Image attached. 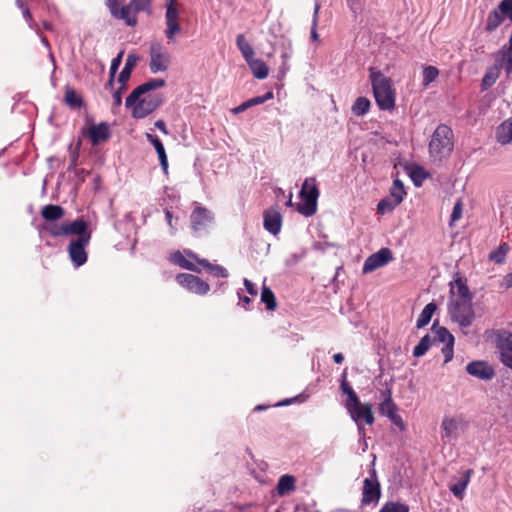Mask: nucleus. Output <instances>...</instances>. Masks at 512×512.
<instances>
[{
	"label": "nucleus",
	"instance_id": "nucleus-1",
	"mask_svg": "<svg viewBox=\"0 0 512 512\" xmlns=\"http://www.w3.org/2000/svg\"><path fill=\"white\" fill-rule=\"evenodd\" d=\"M165 85L164 79L151 78L133 89L125 100V107L131 110V116L143 119L156 111L163 104L164 96L153 91Z\"/></svg>",
	"mask_w": 512,
	"mask_h": 512
},
{
	"label": "nucleus",
	"instance_id": "nucleus-2",
	"mask_svg": "<svg viewBox=\"0 0 512 512\" xmlns=\"http://www.w3.org/2000/svg\"><path fill=\"white\" fill-rule=\"evenodd\" d=\"M369 78L373 95L380 110L390 111L395 107L396 92L392 80L380 70L373 67L369 69Z\"/></svg>",
	"mask_w": 512,
	"mask_h": 512
},
{
	"label": "nucleus",
	"instance_id": "nucleus-3",
	"mask_svg": "<svg viewBox=\"0 0 512 512\" xmlns=\"http://www.w3.org/2000/svg\"><path fill=\"white\" fill-rule=\"evenodd\" d=\"M430 156L441 161L447 158L454 148L453 130L446 124H440L434 130L428 145Z\"/></svg>",
	"mask_w": 512,
	"mask_h": 512
},
{
	"label": "nucleus",
	"instance_id": "nucleus-4",
	"mask_svg": "<svg viewBox=\"0 0 512 512\" xmlns=\"http://www.w3.org/2000/svg\"><path fill=\"white\" fill-rule=\"evenodd\" d=\"M72 235L76 236V238L70 241L68 245V253L74 266L80 267L87 262L88 255L86 252V247L89 245L92 237V232L89 229L88 221L85 220L80 225V231L74 232Z\"/></svg>",
	"mask_w": 512,
	"mask_h": 512
},
{
	"label": "nucleus",
	"instance_id": "nucleus-5",
	"mask_svg": "<svg viewBox=\"0 0 512 512\" xmlns=\"http://www.w3.org/2000/svg\"><path fill=\"white\" fill-rule=\"evenodd\" d=\"M319 194L315 178L305 179L299 192L301 201L297 203L296 210L305 217L313 216L317 211Z\"/></svg>",
	"mask_w": 512,
	"mask_h": 512
},
{
	"label": "nucleus",
	"instance_id": "nucleus-6",
	"mask_svg": "<svg viewBox=\"0 0 512 512\" xmlns=\"http://www.w3.org/2000/svg\"><path fill=\"white\" fill-rule=\"evenodd\" d=\"M448 315L451 321L456 323L461 330L469 328L475 320V311L472 301L450 300L448 304Z\"/></svg>",
	"mask_w": 512,
	"mask_h": 512
},
{
	"label": "nucleus",
	"instance_id": "nucleus-7",
	"mask_svg": "<svg viewBox=\"0 0 512 512\" xmlns=\"http://www.w3.org/2000/svg\"><path fill=\"white\" fill-rule=\"evenodd\" d=\"M140 57L134 53H130L127 56L125 65L118 76V83L120 86L113 92V104H112V113L117 114L118 110L122 105V94L128 88V81L131 77L132 71L134 67L137 65Z\"/></svg>",
	"mask_w": 512,
	"mask_h": 512
},
{
	"label": "nucleus",
	"instance_id": "nucleus-8",
	"mask_svg": "<svg viewBox=\"0 0 512 512\" xmlns=\"http://www.w3.org/2000/svg\"><path fill=\"white\" fill-rule=\"evenodd\" d=\"M214 221L215 215L211 210L195 203V208L190 215V222L191 229L196 237L206 234L208 228L213 225Z\"/></svg>",
	"mask_w": 512,
	"mask_h": 512
},
{
	"label": "nucleus",
	"instance_id": "nucleus-9",
	"mask_svg": "<svg viewBox=\"0 0 512 512\" xmlns=\"http://www.w3.org/2000/svg\"><path fill=\"white\" fill-rule=\"evenodd\" d=\"M494 344L499 353L500 362L512 371V332L506 329L494 331Z\"/></svg>",
	"mask_w": 512,
	"mask_h": 512
},
{
	"label": "nucleus",
	"instance_id": "nucleus-10",
	"mask_svg": "<svg viewBox=\"0 0 512 512\" xmlns=\"http://www.w3.org/2000/svg\"><path fill=\"white\" fill-rule=\"evenodd\" d=\"M149 69L151 73L156 74L168 70L171 60L168 51L158 41H153L149 47Z\"/></svg>",
	"mask_w": 512,
	"mask_h": 512
},
{
	"label": "nucleus",
	"instance_id": "nucleus-11",
	"mask_svg": "<svg viewBox=\"0 0 512 512\" xmlns=\"http://www.w3.org/2000/svg\"><path fill=\"white\" fill-rule=\"evenodd\" d=\"M85 221L83 217H79L72 222L57 224L55 222H46L39 226L40 232H47L53 237L70 236L74 232L80 231V225Z\"/></svg>",
	"mask_w": 512,
	"mask_h": 512
},
{
	"label": "nucleus",
	"instance_id": "nucleus-12",
	"mask_svg": "<svg viewBox=\"0 0 512 512\" xmlns=\"http://www.w3.org/2000/svg\"><path fill=\"white\" fill-rule=\"evenodd\" d=\"M394 259L393 253L390 248L383 247L378 250L376 253L371 254L366 258L362 272L363 274H368L375 271L378 268H381L388 263H390Z\"/></svg>",
	"mask_w": 512,
	"mask_h": 512
},
{
	"label": "nucleus",
	"instance_id": "nucleus-13",
	"mask_svg": "<svg viewBox=\"0 0 512 512\" xmlns=\"http://www.w3.org/2000/svg\"><path fill=\"white\" fill-rule=\"evenodd\" d=\"M176 281L180 286L198 295H205L210 290V286L207 282L193 274L180 273L176 276Z\"/></svg>",
	"mask_w": 512,
	"mask_h": 512
},
{
	"label": "nucleus",
	"instance_id": "nucleus-14",
	"mask_svg": "<svg viewBox=\"0 0 512 512\" xmlns=\"http://www.w3.org/2000/svg\"><path fill=\"white\" fill-rule=\"evenodd\" d=\"M352 420L357 424L359 433L365 435V430L362 425V421L367 425H372L375 421L374 414L372 411V405L370 403H362L359 407L349 412Z\"/></svg>",
	"mask_w": 512,
	"mask_h": 512
},
{
	"label": "nucleus",
	"instance_id": "nucleus-15",
	"mask_svg": "<svg viewBox=\"0 0 512 512\" xmlns=\"http://www.w3.org/2000/svg\"><path fill=\"white\" fill-rule=\"evenodd\" d=\"M381 485L379 481L364 480L362 487L361 506H376L381 498Z\"/></svg>",
	"mask_w": 512,
	"mask_h": 512
},
{
	"label": "nucleus",
	"instance_id": "nucleus-16",
	"mask_svg": "<svg viewBox=\"0 0 512 512\" xmlns=\"http://www.w3.org/2000/svg\"><path fill=\"white\" fill-rule=\"evenodd\" d=\"M466 371L473 377L481 380H491L495 376L494 368L486 361H472L467 364Z\"/></svg>",
	"mask_w": 512,
	"mask_h": 512
},
{
	"label": "nucleus",
	"instance_id": "nucleus-17",
	"mask_svg": "<svg viewBox=\"0 0 512 512\" xmlns=\"http://www.w3.org/2000/svg\"><path fill=\"white\" fill-rule=\"evenodd\" d=\"M263 226L272 235L280 233L282 227V215L277 208L271 207L263 213Z\"/></svg>",
	"mask_w": 512,
	"mask_h": 512
},
{
	"label": "nucleus",
	"instance_id": "nucleus-18",
	"mask_svg": "<svg viewBox=\"0 0 512 512\" xmlns=\"http://www.w3.org/2000/svg\"><path fill=\"white\" fill-rule=\"evenodd\" d=\"M441 436L448 442L456 440L462 430V420L455 417H444L441 423Z\"/></svg>",
	"mask_w": 512,
	"mask_h": 512
},
{
	"label": "nucleus",
	"instance_id": "nucleus-19",
	"mask_svg": "<svg viewBox=\"0 0 512 512\" xmlns=\"http://www.w3.org/2000/svg\"><path fill=\"white\" fill-rule=\"evenodd\" d=\"M87 137L93 146L106 142L111 137L110 125L107 122H100L89 127Z\"/></svg>",
	"mask_w": 512,
	"mask_h": 512
},
{
	"label": "nucleus",
	"instance_id": "nucleus-20",
	"mask_svg": "<svg viewBox=\"0 0 512 512\" xmlns=\"http://www.w3.org/2000/svg\"><path fill=\"white\" fill-rule=\"evenodd\" d=\"M378 411L382 416L387 417L401 431L406 430V424L404 423L402 417L398 414V406L396 403H380L378 406Z\"/></svg>",
	"mask_w": 512,
	"mask_h": 512
},
{
	"label": "nucleus",
	"instance_id": "nucleus-21",
	"mask_svg": "<svg viewBox=\"0 0 512 512\" xmlns=\"http://www.w3.org/2000/svg\"><path fill=\"white\" fill-rule=\"evenodd\" d=\"M110 14L114 19L124 21L129 27L137 25L138 20L136 14L133 13V7L130 6V3L122 7L120 5L116 6L110 11Z\"/></svg>",
	"mask_w": 512,
	"mask_h": 512
},
{
	"label": "nucleus",
	"instance_id": "nucleus-22",
	"mask_svg": "<svg viewBox=\"0 0 512 512\" xmlns=\"http://www.w3.org/2000/svg\"><path fill=\"white\" fill-rule=\"evenodd\" d=\"M451 292L453 291L454 287L456 288V295H457V298L455 300L457 301H467V302H471L472 299H473V295L472 293L470 292L468 286H467V281L465 278L459 276V274L457 273L456 274V277L454 279V286L453 284L451 283Z\"/></svg>",
	"mask_w": 512,
	"mask_h": 512
},
{
	"label": "nucleus",
	"instance_id": "nucleus-23",
	"mask_svg": "<svg viewBox=\"0 0 512 512\" xmlns=\"http://www.w3.org/2000/svg\"><path fill=\"white\" fill-rule=\"evenodd\" d=\"M472 474H473V470H471V469L464 471L462 476L455 483H452L449 486L450 491L456 498H458V499L463 498L464 492L470 482V478H471Z\"/></svg>",
	"mask_w": 512,
	"mask_h": 512
},
{
	"label": "nucleus",
	"instance_id": "nucleus-24",
	"mask_svg": "<svg viewBox=\"0 0 512 512\" xmlns=\"http://www.w3.org/2000/svg\"><path fill=\"white\" fill-rule=\"evenodd\" d=\"M431 331L434 333L433 342L444 343H454V336L449 332V330L443 326L439 325V321L435 320L431 326Z\"/></svg>",
	"mask_w": 512,
	"mask_h": 512
},
{
	"label": "nucleus",
	"instance_id": "nucleus-25",
	"mask_svg": "<svg viewBox=\"0 0 512 512\" xmlns=\"http://www.w3.org/2000/svg\"><path fill=\"white\" fill-rule=\"evenodd\" d=\"M64 209L59 205L47 204L41 209V216L46 222H55L64 216Z\"/></svg>",
	"mask_w": 512,
	"mask_h": 512
},
{
	"label": "nucleus",
	"instance_id": "nucleus-26",
	"mask_svg": "<svg viewBox=\"0 0 512 512\" xmlns=\"http://www.w3.org/2000/svg\"><path fill=\"white\" fill-rule=\"evenodd\" d=\"M295 477L289 474L282 475L277 483L276 491L279 496H285L296 489Z\"/></svg>",
	"mask_w": 512,
	"mask_h": 512
},
{
	"label": "nucleus",
	"instance_id": "nucleus-27",
	"mask_svg": "<svg viewBox=\"0 0 512 512\" xmlns=\"http://www.w3.org/2000/svg\"><path fill=\"white\" fill-rule=\"evenodd\" d=\"M247 64L255 78L262 80L268 76L269 68L263 60L253 57L247 61Z\"/></svg>",
	"mask_w": 512,
	"mask_h": 512
},
{
	"label": "nucleus",
	"instance_id": "nucleus-28",
	"mask_svg": "<svg viewBox=\"0 0 512 512\" xmlns=\"http://www.w3.org/2000/svg\"><path fill=\"white\" fill-rule=\"evenodd\" d=\"M496 139L502 144L506 145L512 140V119L504 121L496 129Z\"/></svg>",
	"mask_w": 512,
	"mask_h": 512
},
{
	"label": "nucleus",
	"instance_id": "nucleus-29",
	"mask_svg": "<svg viewBox=\"0 0 512 512\" xmlns=\"http://www.w3.org/2000/svg\"><path fill=\"white\" fill-rule=\"evenodd\" d=\"M437 310V305L434 302L428 303L420 313L417 322L416 327L418 329L424 328L426 325L429 324V322L432 319L433 314Z\"/></svg>",
	"mask_w": 512,
	"mask_h": 512
},
{
	"label": "nucleus",
	"instance_id": "nucleus-30",
	"mask_svg": "<svg viewBox=\"0 0 512 512\" xmlns=\"http://www.w3.org/2000/svg\"><path fill=\"white\" fill-rule=\"evenodd\" d=\"M171 261L183 269L196 273L201 272L200 268H198L193 262L187 260L180 251H176L171 255Z\"/></svg>",
	"mask_w": 512,
	"mask_h": 512
},
{
	"label": "nucleus",
	"instance_id": "nucleus-31",
	"mask_svg": "<svg viewBox=\"0 0 512 512\" xmlns=\"http://www.w3.org/2000/svg\"><path fill=\"white\" fill-rule=\"evenodd\" d=\"M64 101L66 105L72 109L80 108L84 104L83 98L80 95H78L73 88L69 86L65 87Z\"/></svg>",
	"mask_w": 512,
	"mask_h": 512
},
{
	"label": "nucleus",
	"instance_id": "nucleus-32",
	"mask_svg": "<svg viewBox=\"0 0 512 512\" xmlns=\"http://www.w3.org/2000/svg\"><path fill=\"white\" fill-rule=\"evenodd\" d=\"M499 74L500 70L498 67L493 66L488 68L481 81V90L485 91L492 87L497 81Z\"/></svg>",
	"mask_w": 512,
	"mask_h": 512
},
{
	"label": "nucleus",
	"instance_id": "nucleus-33",
	"mask_svg": "<svg viewBox=\"0 0 512 512\" xmlns=\"http://www.w3.org/2000/svg\"><path fill=\"white\" fill-rule=\"evenodd\" d=\"M504 21V18L501 16V14L494 8L492 11L489 12L486 24H485V31L486 32H493L495 31Z\"/></svg>",
	"mask_w": 512,
	"mask_h": 512
},
{
	"label": "nucleus",
	"instance_id": "nucleus-34",
	"mask_svg": "<svg viewBox=\"0 0 512 512\" xmlns=\"http://www.w3.org/2000/svg\"><path fill=\"white\" fill-rule=\"evenodd\" d=\"M236 45L238 49L240 50L242 56L244 59L249 61L251 58L254 57V50L252 46L249 44V42L245 39L243 34H239L236 37Z\"/></svg>",
	"mask_w": 512,
	"mask_h": 512
},
{
	"label": "nucleus",
	"instance_id": "nucleus-35",
	"mask_svg": "<svg viewBox=\"0 0 512 512\" xmlns=\"http://www.w3.org/2000/svg\"><path fill=\"white\" fill-rule=\"evenodd\" d=\"M433 339L429 334L423 336L419 343L413 349V356L415 358H420L426 354L429 348L433 345Z\"/></svg>",
	"mask_w": 512,
	"mask_h": 512
},
{
	"label": "nucleus",
	"instance_id": "nucleus-36",
	"mask_svg": "<svg viewBox=\"0 0 512 512\" xmlns=\"http://www.w3.org/2000/svg\"><path fill=\"white\" fill-rule=\"evenodd\" d=\"M371 103L366 97H358L352 105V113L356 116H364L368 113Z\"/></svg>",
	"mask_w": 512,
	"mask_h": 512
},
{
	"label": "nucleus",
	"instance_id": "nucleus-37",
	"mask_svg": "<svg viewBox=\"0 0 512 512\" xmlns=\"http://www.w3.org/2000/svg\"><path fill=\"white\" fill-rule=\"evenodd\" d=\"M405 195L406 191L403 182L400 179H395L393 181L392 187L390 188L389 197L400 204L403 201Z\"/></svg>",
	"mask_w": 512,
	"mask_h": 512
},
{
	"label": "nucleus",
	"instance_id": "nucleus-38",
	"mask_svg": "<svg viewBox=\"0 0 512 512\" xmlns=\"http://www.w3.org/2000/svg\"><path fill=\"white\" fill-rule=\"evenodd\" d=\"M261 301L266 305L268 310H274L277 306L275 295L273 291L267 286L262 287Z\"/></svg>",
	"mask_w": 512,
	"mask_h": 512
},
{
	"label": "nucleus",
	"instance_id": "nucleus-39",
	"mask_svg": "<svg viewBox=\"0 0 512 512\" xmlns=\"http://www.w3.org/2000/svg\"><path fill=\"white\" fill-rule=\"evenodd\" d=\"M399 204L391 197L381 199L377 204V212L381 215L392 212Z\"/></svg>",
	"mask_w": 512,
	"mask_h": 512
},
{
	"label": "nucleus",
	"instance_id": "nucleus-40",
	"mask_svg": "<svg viewBox=\"0 0 512 512\" xmlns=\"http://www.w3.org/2000/svg\"><path fill=\"white\" fill-rule=\"evenodd\" d=\"M379 512H409V506L401 502L388 501L381 507Z\"/></svg>",
	"mask_w": 512,
	"mask_h": 512
},
{
	"label": "nucleus",
	"instance_id": "nucleus-41",
	"mask_svg": "<svg viewBox=\"0 0 512 512\" xmlns=\"http://www.w3.org/2000/svg\"><path fill=\"white\" fill-rule=\"evenodd\" d=\"M153 0H131L130 6L133 7V13L146 12L150 14L152 12L151 5Z\"/></svg>",
	"mask_w": 512,
	"mask_h": 512
},
{
	"label": "nucleus",
	"instance_id": "nucleus-42",
	"mask_svg": "<svg viewBox=\"0 0 512 512\" xmlns=\"http://www.w3.org/2000/svg\"><path fill=\"white\" fill-rule=\"evenodd\" d=\"M422 74L423 86L427 87L429 84H431L437 79L439 75V70L435 66H424Z\"/></svg>",
	"mask_w": 512,
	"mask_h": 512
},
{
	"label": "nucleus",
	"instance_id": "nucleus-43",
	"mask_svg": "<svg viewBox=\"0 0 512 512\" xmlns=\"http://www.w3.org/2000/svg\"><path fill=\"white\" fill-rule=\"evenodd\" d=\"M496 10L504 19L507 18L512 23V0H501Z\"/></svg>",
	"mask_w": 512,
	"mask_h": 512
},
{
	"label": "nucleus",
	"instance_id": "nucleus-44",
	"mask_svg": "<svg viewBox=\"0 0 512 512\" xmlns=\"http://www.w3.org/2000/svg\"><path fill=\"white\" fill-rule=\"evenodd\" d=\"M506 253V244L500 245L497 249L490 252L489 259L497 264H501L506 259Z\"/></svg>",
	"mask_w": 512,
	"mask_h": 512
},
{
	"label": "nucleus",
	"instance_id": "nucleus-45",
	"mask_svg": "<svg viewBox=\"0 0 512 512\" xmlns=\"http://www.w3.org/2000/svg\"><path fill=\"white\" fill-rule=\"evenodd\" d=\"M165 22L178 21L179 11L175 6V0H167Z\"/></svg>",
	"mask_w": 512,
	"mask_h": 512
},
{
	"label": "nucleus",
	"instance_id": "nucleus-46",
	"mask_svg": "<svg viewBox=\"0 0 512 512\" xmlns=\"http://www.w3.org/2000/svg\"><path fill=\"white\" fill-rule=\"evenodd\" d=\"M165 35L169 42H174L175 34L181 31V26L178 21L166 22Z\"/></svg>",
	"mask_w": 512,
	"mask_h": 512
},
{
	"label": "nucleus",
	"instance_id": "nucleus-47",
	"mask_svg": "<svg viewBox=\"0 0 512 512\" xmlns=\"http://www.w3.org/2000/svg\"><path fill=\"white\" fill-rule=\"evenodd\" d=\"M428 177V173L420 166H417L411 173V179L415 186H420Z\"/></svg>",
	"mask_w": 512,
	"mask_h": 512
},
{
	"label": "nucleus",
	"instance_id": "nucleus-48",
	"mask_svg": "<svg viewBox=\"0 0 512 512\" xmlns=\"http://www.w3.org/2000/svg\"><path fill=\"white\" fill-rule=\"evenodd\" d=\"M361 404L362 403L355 391L347 395V399L345 401V408L347 409L348 413L352 412L353 409L359 407V405Z\"/></svg>",
	"mask_w": 512,
	"mask_h": 512
},
{
	"label": "nucleus",
	"instance_id": "nucleus-49",
	"mask_svg": "<svg viewBox=\"0 0 512 512\" xmlns=\"http://www.w3.org/2000/svg\"><path fill=\"white\" fill-rule=\"evenodd\" d=\"M319 9H320V5L318 3H316L314 6L313 20H312V27H311V39L314 41L319 40V35L317 33Z\"/></svg>",
	"mask_w": 512,
	"mask_h": 512
},
{
	"label": "nucleus",
	"instance_id": "nucleus-50",
	"mask_svg": "<svg viewBox=\"0 0 512 512\" xmlns=\"http://www.w3.org/2000/svg\"><path fill=\"white\" fill-rule=\"evenodd\" d=\"M146 139L148 142H150L154 146L157 154L165 151V147H164L163 143L156 135L151 134V133H146Z\"/></svg>",
	"mask_w": 512,
	"mask_h": 512
},
{
	"label": "nucleus",
	"instance_id": "nucleus-51",
	"mask_svg": "<svg viewBox=\"0 0 512 512\" xmlns=\"http://www.w3.org/2000/svg\"><path fill=\"white\" fill-rule=\"evenodd\" d=\"M123 55H124V50H121L116 57H114L111 61V65H110V70H109V74L112 76V77H115L116 76V73L122 63V58H123Z\"/></svg>",
	"mask_w": 512,
	"mask_h": 512
},
{
	"label": "nucleus",
	"instance_id": "nucleus-52",
	"mask_svg": "<svg viewBox=\"0 0 512 512\" xmlns=\"http://www.w3.org/2000/svg\"><path fill=\"white\" fill-rule=\"evenodd\" d=\"M256 105H259L258 104V100L256 97H253L247 101H244L243 103H241L239 106L235 107L232 112L234 114H240L242 112H244L245 110H247L248 108H251L253 106H256Z\"/></svg>",
	"mask_w": 512,
	"mask_h": 512
},
{
	"label": "nucleus",
	"instance_id": "nucleus-53",
	"mask_svg": "<svg viewBox=\"0 0 512 512\" xmlns=\"http://www.w3.org/2000/svg\"><path fill=\"white\" fill-rule=\"evenodd\" d=\"M208 272L218 278H227L229 276L228 270L218 264H213Z\"/></svg>",
	"mask_w": 512,
	"mask_h": 512
},
{
	"label": "nucleus",
	"instance_id": "nucleus-54",
	"mask_svg": "<svg viewBox=\"0 0 512 512\" xmlns=\"http://www.w3.org/2000/svg\"><path fill=\"white\" fill-rule=\"evenodd\" d=\"M463 204L460 200H458L453 207L450 220L451 222L458 221L462 216Z\"/></svg>",
	"mask_w": 512,
	"mask_h": 512
},
{
	"label": "nucleus",
	"instance_id": "nucleus-55",
	"mask_svg": "<svg viewBox=\"0 0 512 512\" xmlns=\"http://www.w3.org/2000/svg\"><path fill=\"white\" fill-rule=\"evenodd\" d=\"M453 346H454V343H447L442 348V353L445 357L444 363H448L453 359V354H454Z\"/></svg>",
	"mask_w": 512,
	"mask_h": 512
},
{
	"label": "nucleus",
	"instance_id": "nucleus-56",
	"mask_svg": "<svg viewBox=\"0 0 512 512\" xmlns=\"http://www.w3.org/2000/svg\"><path fill=\"white\" fill-rule=\"evenodd\" d=\"M340 389H341L342 393L345 395H348L354 391L353 388L350 386V384L346 380V371H344L342 374L341 382H340Z\"/></svg>",
	"mask_w": 512,
	"mask_h": 512
},
{
	"label": "nucleus",
	"instance_id": "nucleus-57",
	"mask_svg": "<svg viewBox=\"0 0 512 512\" xmlns=\"http://www.w3.org/2000/svg\"><path fill=\"white\" fill-rule=\"evenodd\" d=\"M157 155H158L160 166H161L164 174H168V158H167L166 151H163Z\"/></svg>",
	"mask_w": 512,
	"mask_h": 512
},
{
	"label": "nucleus",
	"instance_id": "nucleus-58",
	"mask_svg": "<svg viewBox=\"0 0 512 512\" xmlns=\"http://www.w3.org/2000/svg\"><path fill=\"white\" fill-rule=\"evenodd\" d=\"M188 256L192 257L193 259H195L197 261V263L199 265H201L202 267H204L207 271L210 270V268L212 267V263H210L207 259H199L193 252L191 251H188L187 252Z\"/></svg>",
	"mask_w": 512,
	"mask_h": 512
},
{
	"label": "nucleus",
	"instance_id": "nucleus-59",
	"mask_svg": "<svg viewBox=\"0 0 512 512\" xmlns=\"http://www.w3.org/2000/svg\"><path fill=\"white\" fill-rule=\"evenodd\" d=\"M347 5L354 14H357L362 9L360 0H347Z\"/></svg>",
	"mask_w": 512,
	"mask_h": 512
},
{
	"label": "nucleus",
	"instance_id": "nucleus-60",
	"mask_svg": "<svg viewBox=\"0 0 512 512\" xmlns=\"http://www.w3.org/2000/svg\"><path fill=\"white\" fill-rule=\"evenodd\" d=\"M244 286L247 290V292L252 295V296H256L258 294V290L255 286L254 283H252L250 280L248 279H244Z\"/></svg>",
	"mask_w": 512,
	"mask_h": 512
},
{
	"label": "nucleus",
	"instance_id": "nucleus-61",
	"mask_svg": "<svg viewBox=\"0 0 512 512\" xmlns=\"http://www.w3.org/2000/svg\"><path fill=\"white\" fill-rule=\"evenodd\" d=\"M22 14H23V17L24 19L26 20V22L28 23L29 27L31 29H34V26H35V22L33 20V17H32V14L29 10V8H25L23 11H22Z\"/></svg>",
	"mask_w": 512,
	"mask_h": 512
},
{
	"label": "nucleus",
	"instance_id": "nucleus-62",
	"mask_svg": "<svg viewBox=\"0 0 512 512\" xmlns=\"http://www.w3.org/2000/svg\"><path fill=\"white\" fill-rule=\"evenodd\" d=\"M381 396L383 398L381 403H388V402L395 403L393 398H392V390H391V388H386V389L382 390L381 391Z\"/></svg>",
	"mask_w": 512,
	"mask_h": 512
},
{
	"label": "nucleus",
	"instance_id": "nucleus-63",
	"mask_svg": "<svg viewBox=\"0 0 512 512\" xmlns=\"http://www.w3.org/2000/svg\"><path fill=\"white\" fill-rule=\"evenodd\" d=\"M238 298H239V305L242 306L244 309L248 310L249 305L251 303V299L248 296H242L241 292L238 291Z\"/></svg>",
	"mask_w": 512,
	"mask_h": 512
},
{
	"label": "nucleus",
	"instance_id": "nucleus-64",
	"mask_svg": "<svg viewBox=\"0 0 512 512\" xmlns=\"http://www.w3.org/2000/svg\"><path fill=\"white\" fill-rule=\"evenodd\" d=\"M503 58L505 61L504 69L506 73L509 75L512 73V55L505 53Z\"/></svg>",
	"mask_w": 512,
	"mask_h": 512
}]
</instances>
